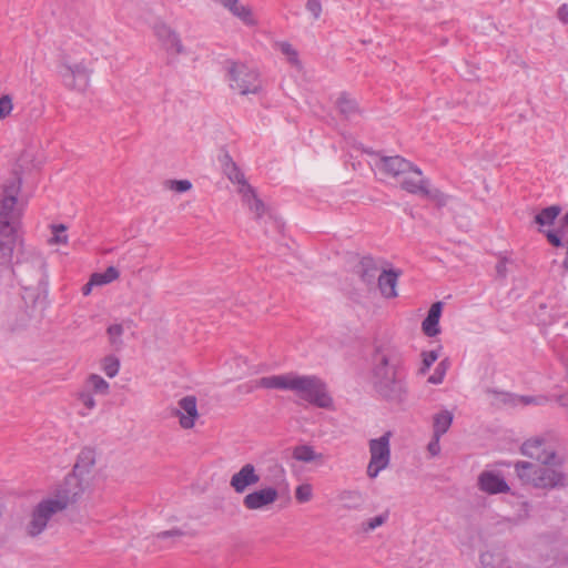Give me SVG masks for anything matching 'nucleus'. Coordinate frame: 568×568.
Instances as JSON below:
<instances>
[{"label":"nucleus","instance_id":"26","mask_svg":"<svg viewBox=\"0 0 568 568\" xmlns=\"http://www.w3.org/2000/svg\"><path fill=\"white\" fill-rule=\"evenodd\" d=\"M426 185H429V180L415 174L404 175L400 181V187L410 194L422 195Z\"/></svg>","mask_w":568,"mask_h":568},{"label":"nucleus","instance_id":"20","mask_svg":"<svg viewBox=\"0 0 568 568\" xmlns=\"http://www.w3.org/2000/svg\"><path fill=\"white\" fill-rule=\"evenodd\" d=\"M222 169L224 174L227 176V179L233 182L237 183L240 185V189H246V186H251L245 176L244 173L241 171V169L237 166V164L233 161L231 155L229 153H224L223 156L220 159Z\"/></svg>","mask_w":568,"mask_h":568},{"label":"nucleus","instance_id":"44","mask_svg":"<svg viewBox=\"0 0 568 568\" xmlns=\"http://www.w3.org/2000/svg\"><path fill=\"white\" fill-rule=\"evenodd\" d=\"M281 51L283 54H285L288 58V61L292 64L298 63V54L297 51L288 42H282L281 43Z\"/></svg>","mask_w":568,"mask_h":568},{"label":"nucleus","instance_id":"7","mask_svg":"<svg viewBox=\"0 0 568 568\" xmlns=\"http://www.w3.org/2000/svg\"><path fill=\"white\" fill-rule=\"evenodd\" d=\"M84 491L83 479L77 475L69 474L63 481L57 487L52 497L45 498L51 500L55 509L60 511L67 509L70 505L78 501Z\"/></svg>","mask_w":568,"mask_h":568},{"label":"nucleus","instance_id":"39","mask_svg":"<svg viewBox=\"0 0 568 568\" xmlns=\"http://www.w3.org/2000/svg\"><path fill=\"white\" fill-rule=\"evenodd\" d=\"M388 519V511H385L378 516L369 518L366 523L363 524V528L365 531H371L376 529L377 527L384 525Z\"/></svg>","mask_w":568,"mask_h":568},{"label":"nucleus","instance_id":"34","mask_svg":"<svg viewBox=\"0 0 568 568\" xmlns=\"http://www.w3.org/2000/svg\"><path fill=\"white\" fill-rule=\"evenodd\" d=\"M120 275V272L114 266H109L102 273H93L91 276L93 277V283H97L99 286L109 284L116 280Z\"/></svg>","mask_w":568,"mask_h":568},{"label":"nucleus","instance_id":"51","mask_svg":"<svg viewBox=\"0 0 568 568\" xmlns=\"http://www.w3.org/2000/svg\"><path fill=\"white\" fill-rule=\"evenodd\" d=\"M520 402L524 405L540 404L541 399L534 396H520Z\"/></svg>","mask_w":568,"mask_h":568},{"label":"nucleus","instance_id":"8","mask_svg":"<svg viewBox=\"0 0 568 568\" xmlns=\"http://www.w3.org/2000/svg\"><path fill=\"white\" fill-rule=\"evenodd\" d=\"M20 190V178L13 179L4 184L3 197L0 201V226L4 224L18 226V221L21 216V213L16 209V206Z\"/></svg>","mask_w":568,"mask_h":568},{"label":"nucleus","instance_id":"15","mask_svg":"<svg viewBox=\"0 0 568 568\" xmlns=\"http://www.w3.org/2000/svg\"><path fill=\"white\" fill-rule=\"evenodd\" d=\"M381 272L376 261L369 255L363 256L355 266V274L368 290L376 287L377 277Z\"/></svg>","mask_w":568,"mask_h":568},{"label":"nucleus","instance_id":"45","mask_svg":"<svg viewBox=\"0 0 568 568\" xmlns=\"http://www.w3.org/2000/svg\"><path fill=\"white\" fill-rule=\"evenodd\" d=\"M306 10L313 16L314 20L320 19L322 14V3L321 0H307Z\"/></svg>","mask_w":568,"mask_h":568},{"label":"nucleus","instance_id":"2","mask_svg":"<svg viewBox=\"0 0 568 568\" xmlns=\"http://www.w3.org/2000/svg\"><path fill=\"white\" fill-rule=\"evenodd\" d=\"M562 465L537 466L530 462L519 460L514 464V469L523 484L551 490L567 486V476L561 468Z\"/></svg>","mask_w":568,"mask_h":568},{"label":"nucleus","instance_id":"6","mask_svg":"<svg viewBox=\"0 0 568 568\" xmlns=\"http://www.w3.org/2000/svg\"><path fill=\"white\" fill-rule=\"evenodd\" d=\"M390 437L392 433L386 432L378 438L369 440V463L367 465V476L376 478L378 474L386 469L390 462Z\"/></svg>","mask_w":568,"mask_h":568},{"label":"nucleus","instance_id":"25","mask_svg":"<svg viewBox=\"0 0 568 568\" xmlns=\"http://www.w3.org/2000/svg\"><path fill=\"white\" fill-rule=\"evenodd\" d=\"M339 113L346 119L352 120L361 114L357 102L352 99L346 92L341 93L336 101Z\"/></svg>","mask_w":568,"mask_h":568},{"label":"nucleus","instance_id":"4","mask_svg":"<svg viewBox=\"0 0 568 568\" xmlns=\"http://www.w3.org/2000/svg\"><path fill=\"white\" fill-rule=\"evenodd\" d=\"M520 453L541 465L564 464V458L559 457L552 444L551 434L534 436L525 440L520 446Z\"/></svg>","mask_w":568,"mask_h":568},{"label":"nucleus","instance_id":"11","mask_svg":"<svg viewBox=\"0 0 568 568\" xmlns=\"http://www.w3.org/2000/svg\"><path fill=\"white\" fill-rule=\"evenodd\" d=\"M377 166L383 173L393 178L402 179L409 174L422 175V170L418 166L399 155L383 156Z\"/></svg>","mask_w":568,"mask_h":568},{"label":"nucleus","instance_id":"28","mask_svg":"<svg viewBox=\"0 0 568 568\" xmlns=\"http://www.w3.org/2000/svg\"><path fill=\"white\" fill-rule=\"evenodd\" d=\"M561 212V207L557 204L542 209L535 215V223L539 225V230H544V226H550ZM542 233L541 231H539Z\"/></svg>","mask_w":568,"mask_h":568},{"label":"nucleus","instance_id":"42","mask_svg":"<svg viewBox=\"0 0 568 568\" xmlns=\"http://www.w3.org/2000/svg\"><path fill=\"white\" fill-rule=\"evenodd\" d=\"M13 109L12 99L9 94H4L0 98V120L4 119L11 113Z\"/></svg>","mask_w":568,"mask_h":568},{"label":"nucleus","instance_id":"56","mask_svg":"<svg viewBox=\"0 0 568 568\" xmlns=\"http://www.w3.org/2000/svg\"><path fill=\"white\" fill-rule=\"evenodd\" d=\"M496 268L499 274H503L505 271V265L503 263H498Z\"/></svg>","mask_w":568,"mask_h":568},{"label":"nucleus","instance_id":"17","mask_svg":"<svg viewBox=\"0 0 568 568\" xmlns=\"http://www.w3.org/2000/svg\"><path fill=\"white\" fill-rule=\"evenodd\" d=\"M176 415L180 417V425L184 429H190L194 426L197 418L196 398L194 396H185L179 400V409Z\"/></svg>","mask_w":568,"mask_h":568},{"label":"nucleus","instance_id":"31","mask_svg":"<svg viewBox=\"0 0 568 568\" xmlns=\"http://www.w3.org/2000/svg\"><path fill=\"white\" fill-rule=\"evenodd\" d=\"M339 499L347 509H359L365 503L364 494L359 490H344L341 493Z\"/></svg>","mask_w":568,"mask_h":568},{"label":"nucleus","instance_id":"18","mask_svg":"<svg viewBox=\"0 0 568 568\" xmlns=\"http://www.w3.org/2000/svg\"><path fill=\"white\" fill-rule=\"evenodd\" d=\"M400 275L398 270H383L377 277L376 286L381 294L386 298H393L397 296V281Z\"/></svg>","mask_w":568,"mask_h":568},{"label":"nucleus","instance_id":"57","mask_svg":"<svg viewBox=\"0 0 568 568\" xmlns=\"http://www.w3.org/2000/svg\"><path fill=\"white\" fill-rule=\"evenodd\" d=\"M566 326L568 327V321H567V323H566Z\"/></svg>","mask_w":568,"mask_h":568},{"label":"nucleus","instance_id":"50","mask_svg":"<svg viewBox=\"0 0 568 568\" xmlns=\"http://www.w3.org/2000/svg\"><path fill=\"white\" fill-rule=\"evenodd\" d=\"M557 14L560 21H562L565 24H568V6L566 3L558 8Z\"/></svg>","mask_w":568,"mask_h":568},{"label":"nucleus","instance_id":"1","mask_svg":"<svg viewBox=\"0 0 568 568\" xmlns=\"http://www.w3.org/2000/svg\"><path fill=\"white\" fill-rule=\"evenodd\" d=\"M371 384L377 398L384 402L400 405L407 400V372L399 351L376 347L372 355Z\"/></svg>","mask_w":568,"mask_h":568},{"label":"nucleus","instance_id":"16","mask_svg":"<svg viewBox=\"0 0 568 568\" xmlns=\"http://www.w3.org/2000/svg\"><path fill=\"white\" fill-rule=\"evenodd\" d=\"M260 481V476L253 464H245L235 473L230 480L231 487L237 494L244 493L247 487L254 486Z\"/></svg>","mask_w":568,"mask_h":568},{"label":"nucleus","instance_id":"38","mask_svg":"<svg viewBox=\"0 0 568 568\" xmlns=\"http://www.w3.org/2000/svg\"><path fill=\"white\" fill-rule=\"evenodd\" d=\"M67 226L63 224L52 225L53 236L50 240L52 244H67L68 235H67Z\"/></svg>","mask_w":568,"mask_h":568},{"label":"nucleus","instance_id":"53","mask_svg":"<svg viewBox=\"0 0 568 568\" xmlns=\"http://www.w3.org/2000/svg\"><path fill=\"white\" fill-rule=\"evenodd\" d=\"M168 43H163L168 50H173L176 53V45L173 42L172 38L166 39Z\"/></svg>","mask_w":568,"mask_h":568},{"label":"nucleus","instance_id":"54","mask_svg":"<svg viewBox=\"0 0 568 568\" xmlns=\"http://www.w3.org/2000/svg\"><path fill=\"white\" fill-rule=\"evenodd\" d=\"M562 268L568 272V240L566 241V256L561 263Z\"/></svg>","mask_w":568,"mask_h":568},{"label":"nucleus","instance_id":"32","mask_svg":"<svg viewBox=\"0 0 568 568\" xmlns=\"http://www.w3.org/2000/svg\"><path fill=\"white\" fill-rule=\"evenodd\" d=\"M85 385L88 390H92L95 394L106 395L109 393V383L98 374H90L87 378Z\"/></svg>","mask_w":568,"mask_h":568},{"label":"nucleus","instance_id":"5","mask_svg":"<svg viewBox=\"0 0 568 568\" xmlns=\"http://www.w3.org/2000/svg\"><path fill=\"white\" fill-rule=\"evenodd\" d=\"M229 75L231 88L239 90L242 95L256 94L262 89L258 72L244 63L230 62Z\"/></svg>","mask_w":568,"mask_h":568},{"label":"nucleus","instance_id":"55","mask_svg":"<svg viewBox=\"0 0 568 568\" xmlns=\"http://www.w3.org/2000/svg\"><path fill=\"white\" fill-rule=\"evenodd\" d=\"M559 404L562 407H568V395L560 396Z\"/></svg>","mask_w":568,"mask_h":568},{"label":"nucleus","instance_id":"23","mask_svg":"<svg viewBox=\"0 0 568 568\" xmlns=\"http://www.w3.org/2000/svg\"><path fill=\"white\" fill-rule=\"evenodd\" d=\"M95 463V452L91 448H83L78 455L77 463L73 467L72 475L82 478L88 475Z\"/></svg>","mask_w":568,"mask_h":568},{"label":"nucleus","instance_id":"10","mask_svg":"<svg viewBox=\"0 0 568 568\" xmlns=\"http://www.w3.org/2000/svg\"><path fill=\"white\" fill-rule=\"evenodd\" d=\"M59 511L60 510L55 509L51 500H41L31 513V519L26 528L27 534L30 537H37L42 534L51 517Z\"/></svg>","mask_w":568,"mask_h":568},{"label":"nucleus","instance_id":"35","mask_svg":"<svg viewBox=\"0 0 568 568\" xmlns=\"http://www.w3.org/2000/svg\"><path fill=\"white\" fill-rule=\"evenodd\" d=\"M422 196L433 201L438 207H444L448 202V195L438 189H430L429 185H426Z\"/></svg>","mask_w":568,"mask_h":568},{"label":"nucleus","instance_id":"40","mask_svg":"<svg viewBox=\"0 0 568 568\" xmlns=\"http://www.w3.org/2000/svg\"><path fill=\"white\" fill-rule=\"evenodd\" d=\"M423 362L422 367L419 368V374H425L430 366L437 361L438 353L436 351H428L422 353Z\"/></svg>","mask_w":568,"mask_h":568},{"label":"nucleus","instance_id":"52","mask_svg":"<svg viewBox=\"0 0 568 568\" xmlns=\"http://www.w3.org/2000/svg\"><path fill=\"white\" fill-rule=\"evenodd\" d=\"M93 286H99V285L97 283H93V277L91 276L89 282L83 285L82 294L85 296L89 295L91 293Z\"/></svg>","mask_w":568,"mask_h":568},{"label":"nucleus","instance_id":"49","mask_svg":"<svg viewBox=\"0 0 568 568\" xmlns=\"http://www.w3.org/2000/svg\"><path fill=\"white\" fill-rule=\"evenodd\" d=\"M440 436L433 435L432 440L428 443L427 450L432 456H437L440 453Z\"/></svg>","mask_w":568,"mask_h":568},{"label":"nucleus","instance_id":"19","mask_svg":"<svg viewBox=\"0 0 568 568\" xmlns=\"http://www.w3.org/2000/svg\"><path fill=\"white\" fill-rule=\"evenodd\" d=\"M443 306V302H436L430 306L427 316L422 323V328L426 336L434 337L439 334V318L442 315Z\"/></svg>","mask_w":568,"mask_h":568},{"label":"nucleus","instance_id":"14","mask_svg":"<svg viewBox=\"0 0 568 568\" xmlns=\"http://www.w3.org/2000/svg\"><path fill=\"white\" fill-rule=\"evenodd\" d=\"M277 498V490L268 486L247 494L243 498V506L248 510H260L275 503Z\"/></svg>","mask_w":568,"mask_h":568},{"label":"nucleus","instance_id":"3","mask_svg":"<svg viewBox=\"0 0 568 568\" xmlns=\"http://www.w3.org/2000/svg\"><path fill=\"white\" fill-rule=\"evenodd\" d=\"M292 392L301 399L320 408H329L333 405L327 385L316 375L295 374Z\"/></svg>","mask_w":568,"mask_h":568},{"label":"nucleus","instance_id":"21","mask_svg":"<svg viewBox=\"0 0 568 568\" xmlns=\"http://www.w3.org/2000/svg\"><path fill=\"white\" fill-rule=\"evenodd\" d=\"M295 374L296 373H287L281 375L265 376L258 381V386L267 389L293 390Z\"/></svg>","mask_w":568,"mask_h":568},{"label":"nucleus","instance_id":"22","mask_svg":"<svg viewBox=\"0 0 568 568\" xmlns=\"http://www.w3.org/2000/svg\"><path fill=\"white\" fill-rule=\"evenodd\" d=\"M220 2L246 26H254L256 23L252 9L248 6L241 4L239 0H220Z\"/></svg>","mask_w":568,"mask_h":568},{"label":"nucleus","instance_id":"13","mask_svg":"<svg viewBox=\"0 0 568 568\" xmlns=\"http://www.w3.org/2000/svg\"><path fill=\"white\" fill-rule=\"evenodd\" d=\"M18 242V231L16 225L0 226V265L10 266L12 264L13 253Z\"/></svg>","mask_w":568,"mask_h":568},{"label":"nucleus","instance_id":"12","mask_svg":"<svg viewBox=\"0 0 568 568\" xmlns=\"http://www.w3.org/2000/svg\"><path fill=\"white\" fill-rule=\"evenodd\" d=\"M478 489L488 495L507 494L510 487L505 478L497 471L483 470L477 478Z\"/></svg>","mask_w":568,"mask_h":568},{"label":"nucleus","instance_id":"30","mask_svg":"<svg viewBox=\"0 0 568 568\" xmlns=\"http://www.w3.org/2000/svg\"><path fill=\"white\" fill-rule=\"evenodd\" d=\"M154 32H155V36L158 37V39L160 41H162V43H168L166 39L168 38H172L174 44L176 45V53L178 54H181V53L184 52V48L182 45L180 37L178 36V33L175 31H173L166 24H163V23L162 24H156L154 27Z\"/></svg>","mask_w":568,"mask_h":568},{"label":"nucleus","instance_id":"43","mask_svg":"<svg viewBox=\"0 0 568 568\" xmlns=\"http://www.w3.org/2000/svg\"><path fill=\"white\" fill-rule=\"evenodd\" d=\"M78 399L83 404L88 410H92L95 407V400L92 393L88 389L81 390L78 395Z\"/></svg>","mask_w":568,"mask_h":568},{"label":"nucleus","instance_id":"46","mask_svg":"<svg viewBox=\"0 0 568 568\" xmlns=\"http://www.w3.org/2000/svg\"><path fill=\"white\" fill-rule=\"evenodd\" d=\"M444 376H445V368H444V362H442L436 367L434 374H432L428 377V383L434 384V385L442 384L444 381Z\"/></svg>","mask_w":568,"mask_h":568},{"label":"nucleus","instance_id":"24","mask_svg":"<svg viewBox=\"0 0 568 568\" xmlns=\"http://www.w3.org/2000/svg\"><path fill=\"white\" fill-rule=\"evenodd\" d=\"M239 192L242 194L244 203L255 213L256 219L262 217L265 212V205L263 201L257 197L254 189L246 186V189H239Z\"/></svg>","mask_w":568,"mask_h":568},{"label":"nucleus","instance_id":"48","mask_svg":"<svg viewBox=\"0 0 568 568\" xmlns=\"http://www.w3.org/2000/svg\"><path fill=\"white\" fill-rule=\"evenodd\" d=\"M192 187V183L189 180H174L171 181V189L179 192L184 193Z\"/></svg>","mask_w":568,"mask_h":568},{"label":"nucleus","instance_id":"36","mask_svg":"<svg viewBox=\"0 0 568 568\" xmlns=\"http://www.w3.org/2000/svg\"><path fill=\"white\" fill-rule=\"evenodd\" d=\"M123 326L122 324H112L108 327L106 333L109 335L110 344L115 348L120 349L123 346L122 335H123Z\"/></svg>","mask_w":568,"mask_h":568},{"label":"nucleus","instance_id":"29","mask_svg":"<svg viewBox=\"0 0 568 568\" xmlns=\"http://www.w3.org/2000/svg\"><path fill=\"white\" fill-rule=\"evenodd\" d=\"M293 458L302 463H323V454L316 453L310 445H300L293 449Z\"/></svg>","mask_w":568,"mask_h":568},{"label":"nucleus","instance_id":"47","mask_svg":"<svg viewBox=\"0 0 568 568\" xmlns=\"http://www.w3.org/2000/svg\"><path fill=\"white\" fill-rule=\"evenodd\" d=\"M182 536H184V531H182L179 528H173L170 530L160 531L156 534L155 537L158 539L164 540V539H169V538L175 539V538H180Z\"/></svg>","mask_w":568,"mask_h":568},{"label":"nucleus","instance_id":"33","mask_svg":"<svg viewBox=\"0 0 568 568\" xmlns=\"http://www.w3.org/2000/svg\"><path fill=\"white\" fill-rule=\"evenodd\" d=\"M101 368L104 374L113 378L118 375L120 371V359L115 355H108L101 361Z\"/></svg>","mask_w":568,"mask_h":568},{"label":"nucleus","instance_id":"41","mask_svg":"<svg viewBox=\"0 0 568 568\" xmlns=\"http://www.w3.org/2000/svg\"><path fill=\"white\" fill-rule=\"evenodd\" d=\"M479 561L484 568H501L499 561L496 560L495 554L490 551L481 552Z\"/></svg>","mask_w":568,"mask_h":568},{"label":"nucleus","instance_id":"9","mask_svg":"<svg viewBox=\"0 0 568 568\" xmlns=\"http://www.w3.org/2000/svg\"><path fill=\"white\" fill-rule=\"evenodd\" d=\"M58 73L68 89L82 91L89 84V70L82 62L73 64L61 62Z\"/></svg>","mask_w":568,"mask_h":568},{"label":"nucleus","instance_id":"37","mask_svg":"<svg viewBox=\"0 0 568 568\" xmlns=\"http://www.w3.org/2000/svg\"><path fill=\"white\" fill-rule=\"evenodd\" d=\"M313 497V488L311 484L304 483L296 487L295 498L298 503H307Z\"/></svg>","mask_w":568,"mask_h":568},{"label":"nucleus","instance_id":"27","mask_svg":"<svg viewBox=\"0 0 568 568\" xmlns=\"http://www.w3.org/2000/svg\"><path fill=\"white\" fill-rule=\"evenodd\" d=\"M453 413L444 409L434 415L433 418V435L443 436L453 424Z\"/></svg>","mask_w":568,"mask_h":568}]
</instances>
